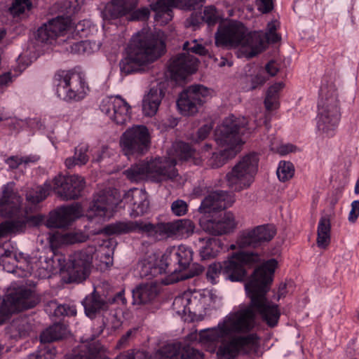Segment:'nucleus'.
Here are the masks:
<instances>
[{
	"mask_svg": "<svg viewBox=\"0 0 359 359\" xmlns=\"http://www.w3.org/2000/svg\"><path fill=\"white\" fill-rule=\"evenodd\" d=\"M277 266V260L271 259L254 271L245 285L249 305L229 313L217 327L200 331L199 340L208 351L217 350V355L225 359L257 351L260 338L251 332L256 326L257 313L270 327H276L280 317L278 305L266 297Z\"/></svg>",
	"mask_w": 359,
	"mask_h": 359,
	"instance_id": "f257e3e1",
	"label": "nucleus"
},
{
	"mask_svg": "<svg viewBox=\"0 0 359 359\" xmlns=\"http://www.w3.org/2000/svg\"><path fill=\"white\" fill-rule=\"evenodd\" d=\"M195 224L188 219H175L172 222L153 224L143 221L117 222L106 226L103 232L107 235L141 232L155 240L168 238H187L194 232Z\"/></svg>",
	"mask_w": 359,
	"mask_h": 359,
	"instance_id": "f03ea898",
	"label": "nucleus"
},
{
	"mask_svg": "<svg viewBox=\"0 0 359 359\" xmlns=\"http://www.w3.org/2000/svg\"><path fill=\"white\" fill-rule=\"evenodd\" d=\"M165 44L158 34L142 31L134 35L128 47L127 56L119 62L121 74L138 72L141 67L152 62L165 52Z\"/></svg>",
	"mask_w": 359,
	"mask_h": 359,
	"instance_id": "7ed1b4c3",
	"label": "nucleus"
},
{
	"mask_svg": "<svg viewBox=\"0 0 359 359\" xmlns=\"http://www.w3.org/2000/svg\"><path fill=\"white\" fill-rule=\"evenodd\" d=\"M247 126L248 121L244 117L240 118L232 115L223 121L215 131V140L224 149L212 154L208 159L209 166L212 168H220L241 151L243 144L241 135H244L246 130L250 129Z\"/></svg>",
	"mask_w": 359,
	"mask_h": 359,
	"instance_id": "20e7f679",
	"label": "nucleus"
},
{
	"mask_svg": "<svg viewBox=\"0 0 359 359\" xmlns=\"http://www.w3.org/2000/svg\"><path fill=\"white\" fill-rule=\"evenodd\" d=\"M95 252V245H88L70 254L67 259L65 255L53 252L50 259L51 268H54V264H57L60 272L67 276V283H81L90 275Z\"/></svg>",
	"mask_w": 359,
	"mask_h": 359,
	"instance_id": "39448f33",
	"label": "nucleus"
},
{
	"mask_svg": "<svg viewBox=\"0 0 359 359\" xmlns=\"http://www.w3.org/2000/svg\"><path fill=\"white\" fill-rule=\"evenodd\" d=\"M263 41L256 32H248L244 25L238 21L221 24L215 34L217 46H241L249 49L248 56L252 57L259 53Z\"/></svg>",
	"mask_w": 359,
	"mask_h": 359,
	"instance_id": "423d86ee",
	"label": "nucleus"
},
{
	"mask_svg": "<svg viewBox=\"0 0 359 359\" xmlns=\"http://www.w3.org/2000/svg\"><path fill=\"white\" fill-rule=\"evenodd\" d=\"M260 255L257 252L239 251L233 253L228 260L222 264H210L206 272L207 278L215 283V279L222 274L231 281H242L247 275L245 266L251 267L260 262Z\"/></svg>",
	"mask_w": 359,
	"mask_h": 359,
	"instance_id": "0eeeda50",
	"label": "nucleus"
},
{
	"mask_svg": "<svg viewBox=\"0 0 359 359\" xmlns=\"http://www.w3.org/2000/svg\"><path fill=\"white\" fill-rule=\"evenodd\" d=\"M175 165L174 160L162 161L161 158L146 159L131 165L124 173L133 182H139L147 177L158 182L166 181L173 180L177 176Z\"/></svg>",
	"mask_w": 359,
	"mask_h": 359,
	"instance_id": "6e6552de",
	"label": "nucleus"
},
{
	"mask_svg": "<svg viewBox=\"0 0 359 359\" xmlns=\"http://www.w3.org/2000/svg\"><path fill=\"white\" fill-rule=\"evenodd\" d=\"M259 158L256 153H250L241 158L226 174L227 186L234 191L248 189L253 183L258 170Z\"/></svg>",
	"mask_w": 359,
	"mask_h": 359,
	"instance_id": "1a4fd4ad",
	"label": "nucleus"
},
{
	"mask_svg": "<svg viewBox=\"0 0 359 359\" xmlns=\"http://www.w3.org/2000/svg\"><path fill=\"white\" fill-rule=\"evenodd\" d=\"M120 145L124 154L128 156L144 155L151 147L148 128L143 125L128 128L121 136Z\"/></svg>",
	"mask_w": 359,
	"mask_h": 359,
	"instance_id": "9d476101",
	"label": "nucleus"
},
{
	"mask_svg": "<svg viewBox=\"0 0 359 359\" xmlns=\"http://www.w3.org/2000/svg\"><path fill=\"white\" fill-rule=\"evenodd\" d=\"M121 203L120 196L116 189L100 191L94 196L86 217L90 221L97 219L99 222L104 220L111 216Z\"/></svg>",
	"mask_w": 359,
	"mask_h": 359,
	"instance_id": "9b49d317",
	"label": "nucleus"
},
{
	"mask_svg": "<svg viewBox=\"0 0 359 359\" xmlns=\"http://www.w3.org/2000/svg\"><path fill=\"white\" fill-rule=\"evenodd\" d=\"M56 86V93L61 99L69 101L79 98V95L84 93L85 82L78 73L60 70L53 79Z\"/></svg>",
	"mask_w": 359,
	"mask_h": 359,
	"instance_id": "f8f14e48",
	"label": "nucleus"
},
{
	"mask_svg": "<svg viewBox=\"0 0 359 359\" xmlns=\"http://www.w3.org/2000/svg\"><path fill=\"white\" fill-rule=\"evenodd\" d=\"M210 97V90L203 85L196 84L185 88L177 100V107L183 116H192L199 107Z\"/></svg>",
	"mask_w": 359,
	"mask_h": 359,
	"instance_id": "ddd939ff",
	"label": "nucleus"
},
{
	"mask_svg": "<svg viewBox=\"0 0 359 359\" xmlns=\"http://www.w3.org/2000/svg\"><path fill=\"white\" fill-rule=\"evenodd\" d=\"M39 302V299L32 289L19 288L15 292L9 294L6 299H2L3 313L8 318L13 313L32 309Z\"/></svg>",
	"mask_w": 359,
	"mask_h": 359,
	"instance_id": "4468645a",
	"label": "nucleus"
},
{
	"mask_svg": "<svg viewBox=\"0 0 359 359\" xmlns=\"http://www.w3.org/2000/svg\"><path fill=\"white\" fill-rule=\"evenodd\" d=\"M114 303H121L123 305L126 304L124 290L118 292L113 297H106L100 295L94 290L82 301L85 314L90 319H94L97 315L107 311L109 306Z\"/></svg>",
	"mask_w": 359,
	"mask_h": 359,
	"instance_id": "2eb2a0df",
	"label": "nucleus"
},
{
	"mask_svg": "<svg viewBox=\"0 0 359 359\" xmlns=\"http://www.w3.org/2000/svg\"><path fill=\"white\" fill-rule=\"evenodd\" d=\"M53 189L64 200L78 198L85 187L84 178L79 175H58L53 180Z\"/></svg>",
	"mask_w": 359,
	"mask_h": 359,
	"instance_id": "dca6fc26",
	"label": "nucleus"
},
{
	"mask_svg": "<svg viewBox=\"0 0 359 359\" xmlns=\"http://www.w3.org/2000/svg\"><path fill=\"white\" fill-rule=\"evenodd\" d=\"M100 110L118 125L125 124L130 118L128 103L121 96L104 97L100 105Z\"/></svg>",
	"mask_w": 359,
	"mask_h": 359,
	"instance_id": "f3484780",
	"label": "nucleus"
},
{
	"mask_svg": "<svg viewBox=\"0 0 359 359\" xmlns=\"http://www.w3.org/2000/svg\"><path fill=\"white\" fill-rule=\"evenodd\" d=\"M276 230L273 225L264 224L243 231L238 237L237 244L241 248H256L269 242L275 236Z\"/></svg>",
	"mask_w": 359,
	"mask_h": 359,
	"instance_id": "a211bd4d",
	"label": "nucleus"
},
{
	"mask_svg": "<svg viewBox=\"0 0 359 359\" xmlns=\"http://www.w3.org/2000/svg\"><path fill=\"white\" fill-rule=\"evenodd\" d=\"M198 62L189 53H180L170 60L168 70L175 79H184L196 72Z\"/></svg>",
	"mask_w": 359,
	"mask_h": 359,
	"instance_id": "6ab92c4d",
	"label": "nucleus"
},
{
	"mask_svg": "<svg viewBox=\"0 0 359 359\" xmlns=\"http://www.w3.org/2000/svg\"><path fill=\"white\" fill-rule=\"evenodd\" d=\"M200 225L207 233L214 236L229 234L237 227V222L232 212H225L217 218L200 221Z\"/></svg>",
	"mask_w": 359,
	"mask_h": 359,
	"instance_id": "aec40b11",
	"label": "nucleus"
},
{
	"mask_svg": "<svg viewBox=\"0 0 359 359\" xmlns=\"http://www.w3.org/2000/svg\"><path fill=\"white\" fill-rule=\"evenodd\" d=\"M81 215V206L78 203L61 207L50 213L46 221V226L48 228H64L70 225Z\"/></svg>",
	"mask_w": 359,
	"mask_h": 359,
	"instance_id": "412c9836",
	"label": "nucleus"
},
{
	"mask_svg": "<svg viewBox=\"0 0 359 359\" xmlns=\"http://www.w3.org/2000/svg\"><path fill=\"white\" fill-rule=\"evenodd\" d=\"M22 202V198L14 191L12 184L4 185L0 197V215L5 217L18 215L21 212Z\"/></svg>",
	"mask_w": 359,
	"mask_h": 359,
	"instance_id": "4be33fe9",
	"label": "nucleus"
},
{
	"mask_svg": "<svg viewBox=\"0 0 359 359\" xmlns=\"http://www.w3.org/2000/svg\"><path fill=\"white\" fill-rule=\"evenodd\" d=\"M228 191L217 190L210 192L202 201L198 210L201 213H210L226 209L231 205Z\"/></svg>",
	"mask_w": 359,
	"mask_h": 359,
	"instance_id": "5701e85b",
	"label": "nucleus"
},
{
	"mask_svg": "<svg viewBox=\"0 0 359 359\" xmlns=\"http://www.w3.org/2000/svg\"><path fill=\"white\" fill-rule=\"evenodd\" d=\"M67 29L64 19L56 18L41 26L36 32V39L42 43H52Z\"/></svg>",
	"mask_w": 359,
	"mask_h": 359,
	"instance_id": "b1692460",
	"label": "nucleus"
},
{
	"mask_svg": "<svg viewBox=\"0 0 359 359\" xmlns=\"http://www.w3.org/2000/svg\"><path fill=\"white\" fill-rule=\"evenodd\" d=\"M161 353L163 359H203V353L189 346H182L180 344L165 346Z\"/></svg>",
	"mask_w": 359,
	"mask_h": 359,
	"instance_id": "393cba45",
	"label": "nucleus"
},
{
	"mask_svg": "<svg viewBox=\"0 0 359 359\" xmlns=\"http://www.w3.org/2000/svg\"><path fill=\"white\" fill-rule=\"evenodd\" d=\"M338 97L337 89L333 83H323L320 90L318 109L340 111Z\"/></svg>",
	"mask_w": 359,
	"mask_h": 359,
	"instance_id": "a878e982",
	"label": "nucleus"
},
{
	"mask_svg": "<svg viewBox=\"0 0 359 359\" xmlns=\"http://www.w3.org/2000/svg\"><path fill=\"white\" fill-rule=\"evenodd\" d=\"M341 118V111L318 109L317 127L327 137L334 134Z\"/></svg>",
	"mask_w": 359,
	"mask_h": 359,
	"instance_id": "bb28decb",
	"label": "nucleus"
},
{
	"mask_svg": "<svg viewBox=\"0 0 359 359\" xmlns=\"http://www.w3.org/2000/svg\"><path fill=\"white\" fill-rule=\"evenodd\" d=\"M127 198L130 200L131 205V217H137L146 213L149 207L148 195L145 190L135 189L128 194Z\"/></svg>",
	"mask_w": 359,
	"mask_h": 359,
	"instance_id": "cd10ccee",
	"label": "nucleus"
},
{
	"mask_svg": "<svg viewBox=\"0 0 359 359\" xmlns=\"http://www.w3.org/2000/svg\"><path fill=\"white\" fill-rule=\"evenodd\" d=\"M164 95L163 90L160 87L150 89L142 101V111L146 116L151 117L156 114Z\"/></svg>",
	"mask_w": 359,
	"mask_h": 359,
	"instance_id": "c85d7f7f",
	"label": "nucleus"
},
{
	"mask_svg": "<svg viewBox=\"0 0 359 359\" xmlns=\"http://www.w3.org/2000/svg\"><path fill=\"white\" fill-rule=\"evenodd\" d=\"M202 259L214 258L222 249V241L219 238L205 237L198 238L196 241Z\"/></svg>",
	"mask_w": 359,
	"mask_h": 359,
	"instance_id": "c756f323",
	"label": "nucleus"
},
{
	"mask_svg": "<svg viewBox=\"0 0 359 359\" xmlns=\"http://www.w3.org/2000/svg\"><path fill=\"white\" fill-rule=\"evenodd\" d=\"M150 7L156 12V21L168 23L172 18V8L179 6L177 0H154L151 1Z\"/></svg>",
	"mask_w": 359,
	"mask_h": 359,
	"instance_id": "7c9ffc66",
	"label": "nucleus"
},
{
	"mask_svg": "<svg viewBox=\"0 0 359 359\" xmlns=\"http://www.w3.org/2000/svg\"><path fill=\"white\" fill-rule=\"evenodd\" d=\"M33 327L29 318L26 316L13 319L7 327V333L14 339L25 338L32 331Z\"/></svg>",
	"mask_w": 359,
	"mask_h": 359,
	"instance_id": "2f4dec72",
	"label": "nucleus"
},
{
	"mask_svg": "<svg viewBox=\"0 0 359 359\" xmlns=\"http://www.w3.org/2000/svg\"><path fill=\"white\" fill-rule=\"evenodd\" d=\"M157 295V287L153 283L140 285L133 290L134 304H146L151 302Z\"/></svg>",
	"mask_w": 359,
	"mask_h": 359,
	"instance_id": "473e14b6",
	"label": "nucleus"
},
{
	"mask_svg": "<svg viewBox=\"0 0 359 359\" xmlns=\"http://www.w3.org/2000/svg\"><path fill=\"white\" fill-rule=\"evenodd\" d=\"M66 326L62 323H55L43 330L40 334L41 345H50L55 341L62 339L66 334Z\"/></svg>",
	"mask_w": 359,
	"mask_h": 359,
	"instance_id": "72a5a7b5",
	"label": "nucleus"
},
{
	"mask_svg": "<svg viewBox=\"0 0 359 359\" xmlns=\"http://www.w3.org/2000/svg\"><path fill=\"white\" fill-rule=\"evenodd\" d=\"M330 219L327 215L320 217L317 230V245L320 248H326L330 243Z\"/></svg>",
	"mask_w": 359,
	"mask_h": 359,
	"instance_id": "f704fd0d",
	"label": "nucleus"
},
{
	"mask_svg": "<svg viewBox=\"0 0 359 359\" xmlns=\"http://www.w3.org/2000/svg\"><path fill=\"white\" fill-rule=\"evenodd\" d=\"M175 250V246L167 248L160 259L165 269V273L181 272Z\"/></svg>",
	"mask_w": 359,
	"mask_h": 359,
	"instance_id": "c9c22d12",
	"label": "nucleus"
},
{
	"mask_svg": "<svg viewBox=\"0 0 359 359\" xmlns=\"http://www.w3.org/2000/svg\"><path fill=\"white\" fill-rule=\"evenodd\" d=\"M137 1L138 0H111L110 2L111 16L117 18L127 15L136 8Z\"/></svg>",
	"mask_w": 359,
	"mask_h": 359,
	"instance_id": "e433bc0d",
	"label": "nucleus"
},
{
	"mask_svg": "<svg viewBox=\"0 0 359 359\" xmlns=\"http://www.w3.org/2000/svg\"><path fill=\"white\" fill-rule=\"evenodd\" d=\"M187 294L190 314H196L197 312H201L202 310L206 309L209 304L208 302L210 300L209 296L200 291L194 292L192 294L187 293Z\"/></svg>",
	"mask_w": 359,
	"mask_h": 359,
	"instance_id": "4c0bfd02",
	"label": "nucleus"
},
{
	"mask_svg": "<svg viewBox=\"0 0 359 359\" xmlns=\"http://www.w3.org/2000/svg\"><path fill=\"white\" fill-rule=\"evenodd\" d=\"M27 221L24 219L5 221L0 223V238L12 233L23 232L26 229Z\"/></svg>",
	"mask_w": 359,
	"mask_h": 359,
	"instance_id": "58836bf2",
	"label": "nucleus"
},
{
	"mask_svg": "<svg viewBox=\"0 0 359 359\" xmlns=\"http://www.w3.org/2000/svg\"><path fill=\"white\" fill-rule=\"evenodd\" d=\"M88 146L87 144H79L75 147L74 155L65 160V165L70 169L75 165H83L87 163L89 160L87 154Z\"/></svg>",
	"mask_w": 359,
	"mask_h": 359,
	"instance_id": "ea45409f",
	"label": "nucleus"
},
{
	"mask_svg": "<svg viewBox=\"0 0 359 359\" xmlns=\"http://www.w3.org/2000/svg\"><path fill=\"white\" fill-rule=\"evenodd\" d=\"M140 273L142 277L151 279L160 274L165 273V269L161 263V260L158 263L146 262L142 264Z\"/></svg>",
	"mask_w": 359,
	"mask_h": 359,
	"instance_id": "a19ab883",
	"label": "nucleus"
},
{
	"mask_svg": "<svg viewBox=\"0 0 359 359\" xmlns=\"http://www.w3.org/2000/svg\"><path fill=\"white\" fill-rule=\"evenodd\" d=\"M283 87V83H277L269 88L264 100L265 107L267 110H273L277 107L278 93Z\"/></svg>",
	"mask_w": 359,
	"mask_h": 359,
	"instance_id": "79ce46f5",
	"label": "nucleus"
},
{
	"mask_svg": "<svg viewBox=\"0 0 359 359\" xmlns=\"http://www.w3.org/2000/svg\"><path fill=\"white\" fill-rule=\"evenodd\" d=\"M50 190V185L46 183L42 187H38L27 191L26 198L32 204H38L48 196Z\"/></svg>",
	"mask_w": 359,
	"mask_h": 359,
	"instance_id": "37998d69",
	"label": "nucleus"
},
{
	"mask_svg": "<svg viewBox=\"0 0 359 359\" xmlns=\"http://www.w3.org/2000/svg\"><path fill=\"white\" fill-rule=\"evenodd\" d=\"M175 252L177 256V261L181 271L187 269L193 257V251L191 249L184 245L175 246Z\"/></svg>",
	"mask_w": 359,
	"mask_h": 359,
	"instance_id": "c03bdc74",
	"label": "nucleus"
},
{
	"mask_svg": "<svg viewBox=\"0 0 359 359\" xmlns=\"http://www.w3.org/2000/svg\"><path fill=\"white\" fill-rule=\"evenodd\" d=\"M57 351L53 345H40L39 349L29 354V359H54Z\"/></svg>",
	"mask_w": 359,
	"mask_h": 359,
	"instance_id": "a18cd8bd",
	"label": "nucleus"
},
{
	"mask_svg": "<svg viewBox=\"0 0 359 359\" xmlns=\"http://www.w3.org/2000/svg\"><path fill=\"white\" fill-rule=\"evenodd\" d=\"M49 306L54 310L53 314L56 317L60 316H74L76 314V309L74 305L69 304H60L58 305L57 302L51 301L49 303Z\"/></svg>",
	"mask_w": 359,
	"mask_h": 359,
	"instance_id": "49530a36",
	"label": "nucleus"
},
{
	"mask_svg": "<svg viewBox=\"0 0 359 359\" xmlns=\"http://www.w3.org/2000/svg\"><path fill=\"white\" fill-rule=\"evenodd\" d=\"M88 238V236L81 231H71L60 236V241L62 244L72 245L83 243Z\"/></svg>",
	"mask_w": 359,
	"mask_h": 359,
	"instance_id": "de8ad7c7",
	"label": "nucleus"
},
{
	"mask_svg": "<svg viewBox=\"0 0 359 359\" xmlns=\"http://www.w3.org/2000/svg\"><path fill=\"white\" fill-rule=\"evenodd\" d=\"M276 173L280 181L286 182L294 176V165L291 162L289 161H280L279 163Z\"/></svg>",
	"mask_w": 359,
	"mask_h": 359,
	"instance_id": "09e8293b",
	"label": "nucleus"
},
{
	"mask_svg": "<svg viewBox=\"0 0 359 359\" xmlns=\"http://www.w3.org/2000/svg\"><path fill=\"white\" fill-rule=\"evenodd\" d=\"M32 7L31 0H13L8 10L13 17H17L24 13L25 11L31 10Z\"/></svg>",
	"mask_w": 359,
	"mask_h": 359,
	"instance_id": "8fccbe9b",
	"label": "nucleus"
},
{
	"mask_svg": "<svg viewBox=\"0 0 359 359\" xmlns=\"http://www.w3.org/2000/svg\"><path fill=\"white\" fill-rule=\"evenodd\" d=\"M172 306L179 315L190 314L187 293L176 297L173 301Z\"/></svg>",
	"mask_w": 359,
	"mask_h": 359,
	"instance_id": "3c124183",
	"label": "nucleus"
},
{
	"mask_svg": "<svg viewBox=\"0 0 359 359\" xmlns=\"http://www.w3.org/2000/svg\"><path fill=\"white\" fill-rule=\"evenodd\" d=\"M183 50L201 56L208 55L209 52L206 48L202 44L199 43L197 40H192L191 41H185L183 44Z\"/></svg>",
	"mask_w": 359,
	"mask_h": 359,
	"instance_id": "603ef678",
	"label": "nucleus"
},
{
	"mask_svg": "<svg viewBox=\"0 0 359 359\" xmlns=\"http://www.w3.org/2000/svg\"><path fill=\"white\" fill-rule=\"evenodd\" d=\"M175 150L177 156L181 160L187 161L192 157L195 153V150L188 144L180 142L176 144Z\"/></svg>",
	"mask_w": 359,
	"mask_h": 359,
	"instance_id": "864d4df0",
	"label": "nucleus"
},
{
	"mask_svg": "<svg viewBox=\"0 0 359 359\" xmlns=\"http://www.w3.org/2000/svg\"><path fill=\"white\" fill-rule=\"evenodd\" d=\"M67 50L72 53L81 54L90 53V42L88 41H81L74 43Z\"/></svg>",
	"mask_w": 359,
	"mask_h": 359,
	"instance_id": "5fc2aeb1",
	"label": "nucleus"
},
{
	"mask_svg": "<svg viewBox=\"0 0 359 359\" xmlns=\"http://www.w3.org/2000/svg\"><path fill=\"white\" fill-rule=\"evenodd\" d=\"M201 17L202 21L207 23L209 26L215 25L218 20L216 8L212 6L205 7L203 11V14Z\"/></svg>",
	"mask_w": 359,
	"mask_h": 359,
	"instance_id": "6e6d98bb",
	"label": "nucleus"
},
{
	"mask_svg": "<svg viewBox=\"0 0 359 359\" xmlns=\"http://www.w3.org/2000/svg\"><path fill=\"white\" fill-rule=\"evenodd\" d=\"M171 211L177 217L185 215L188 211V205L184 201L177 199L171 204Z\"/></svg>",
	"mask_w": 359,
	"mask_h": 359,
	"instance_id": "4d7b16f0",
	"label": "nucleus"
},
{
	"mask_svg": "<svg viewBox=\"0 0 359 359\" xmlns=\"http://www.w3.org/2000/svg\"><path fill=\"white\" fill-rule=\"evenodd\" d=\"M259 34H260V38L263 41L262 46L259 50V53L262 52L264 49H265L266 44L269 43H276L280 39V36L276 33H263L262 32H257Z\"/></svg>",
	"mask_w": 359,
	"mask_h": 359,
	"instance_id": "13d9d810",
	"label": "nucleus"
},
{
	"mask_svg": "<svg viewBox=\"0 0 359 359\" xmlns=\"http://www.w3.org/2000/svg\"><path fill=\"white\" fill-rule=\"evenodd\" d=\"M177 1L179 8L183 10L191 11L202 6L205 0H177Z\"/></svg>",
	"mask_w": 359,
	"mask_h": 359,
	"instance_id": "bf43d9fd",
	"label": "nucleus"
},
{
	"mask_svg": "<svg viewBox=\"0 0 359 359\" xmlns=\"http://www.w3.org/2000/svg\"><path fill=\"white\" fill-rule=\"evenodd\" d=\"M212 128L211 124L203 125L198 130L196 137H193V141L198 142L205 140L210 134Z\"/></svg>",
	"mask_w": 359,
	"mask_h": 359,
	"instance_id": "052dcab7",
	"label": "nucleus"
},
{
	"mask_svg": "<svg viewBox=\"0 0 359 359\" xmlns=\"http://www.w3.org/2000/svg\"><path fill=\"white\" fill-rule=\"evenodd\" d=\"M150 14L149 9L147 8H141L134 11L130 15L132 20H144L149 18Z\"/></svg>",
	"mask_w": 359,
	"mask_h": 359,
	"instance_id": "680f3d73",
	"label": "nucleus"
},
{
	"mask_svg": "<svg viewBox=\"0 0 359 359\" xmlns=\"http://www.w3.org/2000/svg\"><path fill=\"white\" fill-rule=\"evenodd\" d=\"M256 4L262 13H268L273 8V0H257Z\"/></svg>",
	"mask_w": 359,
	"mask_h": 359,
	"instance_id": "e2e57ef3",
	"label": "nucleus"
},
{
	"mask_svg": "<svg viewBox=\"0 0 359 359\" xmlns=\"http://www.w3.org/2000/svg\"><path fill=\"white\" fill-rule=\"evenodd\" d=\"M205 268L198 264H193L187 273L182 276V279H188L202 273Z\"/></svg>",
	"mask_w": 359,
	"mask_h": 359,
	"instance_id": "0e129e2a",
	"label": "nucleus"
},
{
	"mask_svg": "<svg viewBox=\"0 0 359 359\" xmlns=\"http://www.w3.org/2000/svg\"><path fill=\"white\" fill-rule=\"evenodd\" d=\"M30 160L29 158H18V156H11L6 160V163L11 169L17 168L22 163H27Z\"/></svg>",
	"mask_w": 359,
	"mask_h": 359,
	"instance_id": "69168bd1",
	"label": "nucleus"
},
{
	"mask_svg": "<svg viewBox=\"0 0 359 359\" xmlns=\"http://www.w3.org/2000/svg\"><path fill=\"white\" fill-rule=\"evenodd\" d=\"M115 359H148V358L144 352L137 351L135 353L127 352L121 353L119 355H118Z\"/></svg>",
	"mask_w": 359,
	"mask_h": 359,
	"instance_id": "338daca9",
	"label": "nucleus"
},
{
	"mask_svg": "<svg viewBox=\"0 0 359 359\" xmlns=\"http://www.w3.org/2000/svg\"><path fill=\"white\" fill-rule=\"evenodd\" d=\"M359 216V201L356 200L351 203V210L348 215V221L354 223Z\"/></svg>",
	"mask_w": 359,
	"mask_h": 359,
	"instance_id": "774afa93",
	"label": "nucleus"
}]
</instances>
